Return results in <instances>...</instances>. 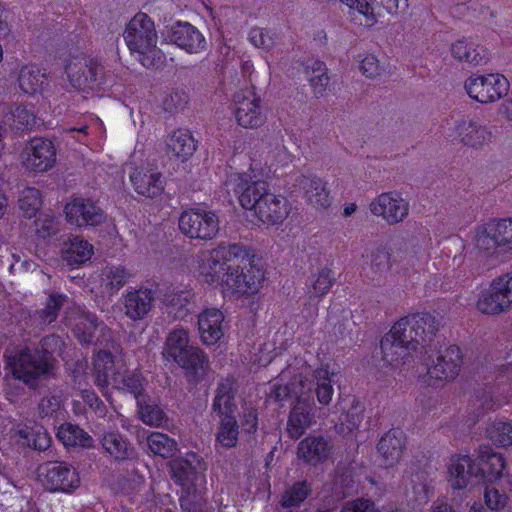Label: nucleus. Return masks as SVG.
<instances>
[{
	"instance_id": "nucleus-1",
	"label": "nucleus",
	"mask_w": 512,
	"mask_h": 512,
	"mask_svg": "<svg viewBox=\"0 0 512 512\" xmlns=\"http://www.w3.org/2000/svg\"><path fill=\"white\" fill-rule=\"evenodd\" d=\"M235 194L244 209L253 210L266 225L281 224L290 213L288 200L271 193L268 184L249 173L234 174L230 178Z\"/></svg>"
},
{
	"instance_id": "nucleus-2",
	"label": "nucleus",
	"mask_w": 512,
	"mask_h": 512,
	"mask_svg": "<svg viewBox=\"0 0 512 512\" xmlns=\"http://www.w3.org/2000/svg\"><path fill=\"white\" fill-rule=\"evenodd\" d=\"M206 469L204 460L195 453H188L185 457L174 459L170 463L172 478L182 488L180 506L183 510H201L206 492Z\"/></svg>"
},
{
	"instance_id": "nucleus-3",
	"label": "nucleus",
	"mask_w": 512,
	"mask_h": 512,
	"mask_svg": "<svg viewBox=\"0 0 512 512\" xmlns=\"http://www.w3.org/2000/svg\"><path fill=\"white\" fill-rule=\"evenodd\" d=\"M6 369L12 376L30 389H36L40 382L54 376L56 360L39 349L15 348L4 353Z\"/></svg>"
},
{
	"instance_id": "nucleus-4",
	"label": "nucleus",
	"mask_w": 512,
	"mask_h": 512,
	"mask_svg": "<svg viewBox=\"0 0 512 512\" xmlns=\"http://www.w3.org/2000/svg\"><path fill=\"white\" fill-rule=\"evenodd\" d=\"M247 257L246 246L240 243L221 242L215 248L197 256V271L203 282L226 286L230 266Z\"/></svg>"
},
{
	"instance_id": "nucleus-5",
	"label": "nucleus",
	"mask_w": 512,
	"mask_h": 512,
	"mask_svg": "<svg viewBox=\"0 0 512 512\" xmlns=\"http://www.w3.org/2000/svg\"><path fill=\"white\" fill-rule=\"evenodd\" d=\"M125 43L144 67L152 68L162 60V53L157 48L158 35L154 21L146 14L139 12L126 24L123 34Z\"/></svg>"
},
{
	"instance_id": "nucleus-6",
	"label": "nucleus",
	"mask_w": 512,
	"mask_h": 512,
	"mask_svg": "<svg viewBox=\"0 0 512 512\" xmlns=\"http://www.w3.org/2000/svg\"><path fill=\"white\" fill-rule=\"evenodd\" d=\"M96 371L95 383L104 388L112 384L118 390L126 391L134 395L136 400H141L144 391V379L136 371H120L114 369V360L110 352L100 351L94 360Z\"/></svg>"
},
{
	"instance_id": "nucleus-7",
	"label": "nucleus",
	"mask_w": 512,
	"mask_h": 512,
	"mask_svg": "<svg viewBox=\"0 0 512 512\" xmlns=\"http://www.w3.org/2000/svg\"><path fill=\"white\" fill-rule=\"evenodd\" d=\"M246 252L247 257L244 260H238L230 266L226 287L234 293L254 295L264 281V271L254 263V254L248 247H246Z\"/></svg>"
},
{
	"instance_id": "nucleus-8",
	"label": "nucleus",
	"mask_w": 512,
	"mask_h": 512,
	"mask_svg": "<svg viewBox=\"0 0 512 512\" xmlns=\"http://www.w3.org/2000/svg\"><path fill=\"white\" fill-rule=\"evenodd\" d=\"M65 73L71 86L79 91H92L104 83V68L96 59L85 55L71 57Z\"/></svg>"
},
{
	"instance_id": "nucleus-9",
	"label": "nucleus",
	"mask_w": 512,
	"mask_h": 512,
	"mask_svg": "<svg viewBox=\"0 0 512 512\" xmlns=\"http://www.w3.org/2000/svg\"><path fill=\"white\" fill-rule=\"evenodd\" d=\"M38 479L46 491L70 494L80 486L78 471L63 461H48L38 469Z\"/></svg>"
},
{
	"instance_id": "nucleus-10",
	"label": "nucleus",
	"mask_w": 512,
	"mask_h": 512,
	"mask_svg": "<svg viewBox=\"0 0 512 512\" xmlns=\"http://www.w3.org/2000/svg\"><path fill=\"white\" fill-rule=\"evenodd\" d=\"M508 79L500 73L473 74L464 84L469 97L481 104L497 102L508 94Z\"/></svg>"
},
{
	"instance_id": "nucleus-11",
	"label": "nucleus",
	"mask_w": 512,
	"mask_h": 512,
	"mask_svg": "<svg viewBox=\"0 0 512 512\" xmlns=\"http://www.w3.org/2000/svg\"><path fill=\"white\" fill-rule=\"evenodd\" d=\"M180 231L191 239L209 241L220 230V221L215 212L191 208L181 213L178 221Z\"/></svg>"
},
{
	"instance_id": "nucleus-12",
	"label": "nucleus",
	"mask_w": 512,
	"mask_h": 512,
	"mask_svg": "<svg viewBox=\"0 0 512 512\" xmlns=\"http://www.w3.org/2000/svg\"><path fill=\"white\" fill-rule=\"evenodd\" d=\"M478 311L498 315L512 308V271L494 278L489 291L482 292L476 303Z\"/></svg>"
},
{
	"instance_id": "nucleus-13",
	"label": "nucleus",
	"mask_w": 512,
	"mask_h": 512,
	"mask_svg": "<svg viewBox=\"0 0 512 512\" xmlns=\"http://www.w3.org/2000/svg\"><path fill=\"white\" fill-rule=\"evenodd\" d=\"M369 211L390 226L402 223L409 215L410 203L397 191L382 192L371 200Z\"/></svg>"
},
{
	"instance_id": "nucleus-14",
	"label": "nucleus",
	"mask_w": 512,
	"mask_h": 512,
	"mask_svg": "<svg viewBox=\"0 0 512 512\" xmlns=\"http://www.w3.org/2000/svg\"><path fill=\"white\" fill-rule=\"evenodd\" d=\"M448 137L451 141L478 150L491 142L492 132L478 119L463 117L449 128Z\"/></svg>"
},
{
	"instance_id": "nucleus-15",
	"label": "nucleus",
	"mask_w": 512,
	"mask_h": 512,
	"mask_svg": "<svg viewBox=\"0 0 512 512\" xmlns=\"http://www.w3.org/2000/svg\"><path fill=\"white\" fill-rule=\"evenodd\" d=\"M319 408L315 405L312 392L300 395L292 403L287 420V433L292 439H299L310 427L316 424Z\"/></svg>"
},
{
	"instance_id": "nucleus-16",
	"label": "nucleus",
	"mask_w": 512,
	"mask_h": 512,
	"mask_svg": "<svg viewBox=\"0 0 512 512\" xmlns=\"http://www.w3.org/2000/svg\"><path fill=\"white\" fill-rule=\"evenodd\" d=\"M234 116L243 128L254 129L265 123L260 97L251 89L242 90L234 96Z\"/></svg>"
},
{
	"instance_id": "nucleus-17",
	"label": "nucleus",
	"mask_w": 512,
	"mask_h": 512,
	"mask_svg": "<svg viewBox=\"0 0 512 512\" xmlns=\"http://www.w3.org/2000/svg\"><path fill=\"white\" fill-rule=\"evenodd\" d=\"M55 162V146L47 139H32L21 153V163L28 171L45 172L51 169Z\"/></svg>"
},
{
	"instance_id": "nucleus-18",
	"label": "nucleus",
	"mask_w": 512,
	"mask_h": 512,
	"mask_svg": "<svg viewBox=\"0 0 512 512\" xmlns=\"http://www.w3.org/2000/svg\"><path fill=\"white\" fill-rule=\"evenodd\" d=\"M66 220L77 227L98 226L105 221L103 210L91 200L76 198L64 208Z\"/></svg>"
},
{
	"instance_id": "nucleus-19",
	"label": "nucleus",
	"mask_w": 512,
	"mask_h": 512,
	"mask_svg": "<svg viewBox=\"0 0 512 512\" xmlns=\"http://www.w3.org/2000/svg\"><path fill=\"white\" fill-rule=\"evenodd\" d=\"M483 471L470 455H454L447 468L448 482L454 489H464L474 479L480 480Z\"/></svg>"
},
{
	"instance_id": "nucleus-20",
	"label": "nucleus",
	"mask_w": 512,
	"mask_h": 512,
	"mask_svg": "<svg viewBox=\"0 0 512 512\" xmlns=\"http://www.w3.org/2000/svg\"><path fill=\"white\" fill-rule=\"evenodd\" d=\"M135 192L147 198H156L164 191L162 174L152 165L134 167L129 175Z\"/></svg>"
},
{
	"instance_id": "nucleus-21",
	"label": "nucleus",
	"mask_w": 512,
	"mask_h": 512,
	"mask_svg": "<svg viewBox=\"0 0 512 512\" xmlns=\"http://www.w3.org/2000/svg\"><path fill=\"white\" fill-rule=\"evenodd\" d=\"M462 353L458 346L450 345L440 351L436 361L428 367L431 378L443 381L454 380L461 369Z\"/></svg>"
},
{
	"instance_id": "nucleus-22",
	"label": "nucleus",
	"mask_w": 512,
	"mask_h": 512,
	"mask_svg": "<svg viewBox=\"0 0 512 512\" xmlns=\"http://www.w3.org/2000/svg\"><path fill=\"white\" fill-rule=\"evenodd\" d=\"M156 293L146 287L127 291L122 296L124 314L132 321L143 320L151 311Z\"/></svg>"
},
{
	"instance_id": "nucleus-23",
	"label": "nucleus",
	"mask_w": 512,
	"mask_h": 512,
	"mask_svg": "<svg viewBox=\"0 0 512 512\" xmlns=\"http://www.w3.org/2000/svg\"><path fill=\"white\" fill-rule=\"evenodd\" d=\"M224 318L217 308H206L198 315V330L204 345H214L224 336Z\"/></svg>"
},
{
	"instance_id": "nucleus-24",
	"label": "nucleus",
	"mask_w": 512,
	"mask_h": 512,
	"mask_svg": "<svg viewBox=\"0 0 512 512\" xmlns=\"http://www.w3.org/2000/svg\"><path fill=\"white\" fill-rule=\"evenodd\" d=\"M65 319L67 325L71 327L74 336L79 342L84 344L93 342L95 331L98 328H105V325L99 323L93 313L81 309L71 311Z\"/></svg>"
},
{
	"instance_id": "nucleus-25",
	"label": "nucleus",
	"mask_w": 512,
	"mask_h": 512,
	"mask_svg": "<svg viewBox=\"0 0 512 512\" xmlns=\"http://www.w3.org/2000/svg\"><path fill=\"white\" fill-rule=\"evenodd\" d=\"M300 186L306 202L317 211H326L332 202L327 182L315 175L303 176Z\"/></svg>"
},
{
	"instance_id": "nucleus-26",
	"label": "nucleus",
	"mask_w": 512,
	"mask_h": 512,
	"mask_svg": "<svg viewBox=\"0 0 512 512\" xmlns=\"http://www.w3.org/2000/svg\"><path fill=\"white\" fill-rule=\"evenodd\" d=\"M283 373L281 378L271 384L268 398L274 402H284L286 400H299L300 395H307L308 392H312V384L307 379H304L301 375L295 377L293 381L289 383H282Z\"/></svg>"
},
{
	"instance_id": "nucleus-27",
	"label": "nucleus",
	"mask_w": 512,
	"mask_h": 512,
	"mask_svg": "<svg viewBox=\"0 0 512 512\" xmlns=\"http://www.w3.org/2000/svg\"><path fill=\"white\" fill-rule=\"evenodd\" d=\"M171 41L188 53H200L206 48L203 34L188 22H178L173 26Z\"/></svg>"
},
{
	"instance_id": "nucleus-28",
	"label": "nucleus",
	"mask_w": 512,
	"mask_h": 512,
	"mask_svg": "<svg viewBox=\"0 0 512 512\" xmlns=\"http://www.w3.org/2000/svg\"><path fill=\"white\" fill-rule=\"evenodd\" d=\"M166 155L170 159L188 160L196 151V141L187 129H176L166 138Z\"/></svg>"
},
{
	"instance_id": "nucleus-29",
	"label": "nucleus",
	"mask_w": 512,
	"mask_h": 512,
	"mask_svg": "<svg viewBox=\"0 0 512 512\" xmlns=\"http://www.w3.org/2000/svg\"><path fill=\"white\" fill-rule=\"evenodd\" d=\"M406 438L399 429L385 433L378 442L377 450L385 467L394 466L399 462L405 448Z\"/></svg>"
},
{
	"instance_id": "nucleus-30",
	"label": "nucleus",
	"mask_w": 512,
	"mask_h": 512,
	"mask_svg": "<svg viewBox=\"0 0 512 512\" xmlns=\"http://www.w3.org/2000/svg\"><path fill=\"white\" fill-rule=\"evenodd\" d=\"M194 347V345L190 344L189 329L178 326L168 332L162 350V355L167 360H172L175 363L181 362L184 364L183 356L186 355V352H190V348Z\"/></svg>"
},
{
	"instance_id": "nucleus-31",
	"label": "nucleus",
	"mask_w": 512,
	"mask_h": 512,
	"mask_svg": "<svg viewBox=\"0 0 512 512\" xmlns=\"http://www.w3.org/2000/svg\"><path fill=\"white\" fill-rule=\"evenodd\" d=\"M504 239L501 219H492L476 227L473 242L478 250L492 252L498 247L505 248Z\"/></svg>"
},
{
	"instance_id": "nucleus-32",
	"label": "nucleus",
	"mask_w": 512,
	"mask_h": 512,
	"mask_svg": "<svg viewBox=\"0 0 512 512\" xmlns=\"http://www.w3.org/2000/svg\"><path fill=\"white\" fill-rule=\"evenodd\" d=\"M331 452L329 442L322 436H308L298 444L297 455L310 464L326 460Z\"/></svg>"
},
{
	"instance_id": "nucleus-33",
	"label": "nucleus",
	"mask_w": 512,
	"mask_h": 512,
	"mask_svg": "<svg viewBox=\"0 0 512 512\" xmlns=\"http://www.w3.org/2000/svg\"><path fill=\"white\" fill-rule=\"evenodd\" d=\"M477 463L480 468L484 469L480 475V479L486 477L489 481L499 479L503 475L506 462L502 454L495 452L489 446H480L478 449Z\"/></svg>"
},
{
	"instance_id": "nucleus-34",
	"label": "nucleus",
	"mask_w": 512,
	"mask_h": 512,
	"mask_svg": "<svg viewBox=\"0 0 512 512\" xmlns=\"http://www.w3.org/2000/svg\"><path fill=\"white\" fill-rule=\"evenodd\" d=\"M451 53L455 59L473 65H480L488 59V52L483 46L467 40H458L453 43Z\"/></svg>"
},
{
	"instance_id": "nucleus-35",
	"label": "nucleus",
	"mask_w": 512,
	"mask_h": 512,
	"mask_svg": "<svg viewBox=\"0 0 512 512\" xmlns=\"http://www.w3.org/2000/svg\"><path fill=\"white\" fill-rule=\"evenodd\" d=\"M19 88L26 94L41 93L48 84L47 76L40 68L34 65L22 67L18 77Z\"/></svg>"
},
{
	"instance_id": "nucleus-36",
	"label": "nucleus",
	"mask_w": 512,
	"mask_h": 512,
	"mask_svg": "<svg viewBox=\"0 0 512 512\" xmlns=\"http://www.w3.org/2000/svg\"><path fill=\"white\" fill-rule=\"evenodd\" d=\"M101 445L105 452L116 461H123L133 455L134 449L119 433L110 432L103 435Z\"/></svg>"
},
{
	"instance_id": "nucleus-37",
	"label": "nucleus",
	"mask_w": 512,
	"mask_h": 512,
	"mask_svg": "<svg viewBox=\"0 0 512 512\" xmlns=\"http://www.w3.org/2000/svg\"><path fill=\"white\" fill-rule=\"evenodd\" d=\"M383 360L392 367H399L409 358L412 346H405L392 340V336H384L381 340Z\"/></svg>"
},
{
	"instance_id": "nucleus-38",
	"label": "nucleus",
	"mask_w": 512,
	"mask_h": 512,
	"mask_svg": "<svg viewBox=\"0 0 512 512\" xmlns=\"http://www.w3.org/2000/svg\"><path fill=\"white\" fill-rule=\"evenodd\" d=\"M235 389L229 380L221 382L213 400L212 409L222 418L224 415H234L236 403L234 400Z\"/></svg>"
},
{
	"instance_id": "nucleus-39",
	"label": "nucleus",
	"mask_w": 512,
	"mask_h": 512,
	"mask_svg": "<svg viewBox=\"0 0 512 512\" xmlns=\"http://www.w3.org/2000/svg\"><path fill=\"white\" fill-rule=\"evenodd\" d=\"M410 329L414 332L418 342L429 339L438 331L439 323L429 313H415L407 316Z\"/></svg>"
},
{
	"instance_id": "nucleus-40",
	"label": "nucleus",
	"mask_w": 512,
	"mask_h": 512,
	"mask_svg": "<svg viewBox=\"0 0 512 512\" xmlns=\"http://www.w3.org/2000/svg\"><path fill=\"white\" fill-rule=\"evenodd\" d=\"M307 80L316 97H322L329 85L330 79L324 62L312 60L306 64Z\"/></svg>"
},
{
	"instance_id": "nucleus-41",
	"label": "nucleus",
	"mask_w": 512,
	"mask_h": 512,
	"mask_svg": "<svg viewBox=\"0 0 512 512\" xmlns=\"http://www.w3.org/2000/svg\"><path fill=\"white\" fill-rule=\"evenodd\" d=\"M130 277L131 274L121 265L106 266L101 271L100 282L107 293L114 294L128 282Z\"/></svg>"
},
{
	"instance_id": "nucleus-42",
	"label": "nucleus",
	"mask_w": 512,
	"mask_h": 512,
	"mask_svg": "<svg viewBox=\"0 0 512 512\" xmlns=\"http://www.w3.org/2000/svg\"><path fill=\"white\" fill-rule=\"evenodd\" d=\"M17 434L22 444L39 451H45L51 443V437L41 425L19 427Z\"/></svg>"
},
{
	"instance_id": "nucleus-43",
	"label": "nucleus",
	"mask_w": 512,
	"mask_h": 512,
	"mask_svg": "<svg viewBox=\"0 0 512 512\" xmlns=\"http://www.w3.org/2000/svg\"><path fill=\"white\" fill-rule=\"evenodd\" d=\"M192 299V294L185 291L166 295L164 298L166 312L174 319H184L192 310Z\"/></svg>"
},
{
	"instance_id": "nucleus-44",
	"label": "nucleus",
	"mask_w": 512,
	"mask_h": 512,
	"mask_svg": "<svg viewBox=\"0 0 512 512\" xmlns=\"http://www.w3.org/2000/svg\"><path fill=\"white\" fill-rule=\"evenodd\" d=\"M183 356L184 364L176 362L181 368L185 369L187 373L192 374L198 378L206 375L209 370L208 356L197 346L190 348V352H186Z\"/></svg>"
},
{
	"instance_id": "nucleus-45",
	"label": "nucleus",
	"mask_w": 512,
	"mask_h": 512,
	"mask_svg": "<svg viewBox=\"0 0 512 512\" xmlns=\"http://www.w3.org/2000/svg\"><path fill=\"white\" fill-rule=\"evenodd\" d=\"M239 426L234 415L220 418L216 432V442L224 448L235 447L238 442Z\"/></svg>"
},
{
	"instance_id": "nucleus-46",
	"label": "nucleus",
	"mask_w": 512,
	"mask_h": 512,
	"mask_svg": "<svg viewBox=\"0 0 512 512\" xmlns=\"http://www.w3.org/2000/svg\"><path fill=\"white\" fill-rule=\"evenodd\" d=\"M147 446L153 455L162 458L173 457L178 449L177 442L161 432H151L147 436Z\"/></svg>"
},
{
	"instance_id": "nucleus-47",
	"label": "nucleus",
	"mask_w": 512,
	"mask_h": 512,
	"mask_svg": "<svg viewBox=\"0 0 512 512\" xmlns=\"http://www.w3.org/2000/svg\"><path fill=\"white\" fill-rule=\"evenodd\" d=\"M428 260L429 255L425 248L413 247L409 249L402 258L404 275L411 278L415 274H420L424 271Z\"/></svg>"
},
{
	"instance_id": "nucleus-48",
	"label": "nucleus",
	"mask_w": 512,
	"mask_h": 512,
	"mask_svg": "<svg viewBox=\"0 0 512 512\" xmlns=\"http://www.w3.org/2000/svg\"><path fill=\"white\" fill-rule=\"evenodd\" d=\"M92 254L93 246L88 241L74 237L63 252V258L69 265H79L89 260Z\"/></svg>"
},
{
	"instance_id": "nucleus-49",
	"label": "nucleus",
	"mask_w": 512,
	"mask_h": 512,
	"mask_svg": "<svg viewBox=\"0 0 512 512\" xmlns=\"http://www.w3.org/2000/svg\"><path fill=\"white\" fill-rule=\"evenodd\" d=\"M310 492V485L306 481L294 483L282 494L280 501L282 509L293 512L304 502Z\"/></svg>"
},
{
	"instance_id": "nucleus-50",
	"label": "nucleus",
	"mask_w": 512,
	"mask_h": 512,
	"mask_svg": "<svg viewBox=\"0 0 512 512\" xmlns=\"http://www.w3.org/2000/svg\"><path fill=\"white\" fill-rule=\"evenodd\" d=\"M333 372L329 371L326 367L318 368L313 373V378L315 381V393L317 396V400L321 405H328L333 396V387H332V376Z\"/></svg>"
},
{
	"instance_id": "nucleus-51",
	"label": "nucleus",
	"mask_w": 512,
	"mask_h": 512,
	"mask_svg": "<svg viewBox=\"0 0 512 512\" xmlns=\"http://www.w3.org/2000/svg\"><path fill=\"white\" fill-rule=\"evenodd\" d=\"M42 195L35 187L24 188L18 198V206L25 218L31 219L42 206Z\"/></svg>"
},
{
	"instance_id": "nucleus-52",
	"label": "nucleus",
	"mask_w": 512,
	"mask_h": 512,
	"mask_svg": "<svg viewBox=\"0 0 512 512\" xmlns=\"http://www.w3.org/2000/svg\"><path fill=\"white\" fill-rule=\"evenodd\" d=\"M57 438L65 446H89L91 437L78 426L70 423L62 424L57 431Z\"/></svg>"
},
{
	"instance_id": "nucleus-53",
	"label": "nucleus",
	"mask_w": 512,
	"mask_h": 512,
	"mask_svg": "<svg viewBox=\"0 0 512 512\" xmlns=\"http://www.w3.org/2000/svg\"><path fill=\"white\" fill-rule=\"evenodd\" d=\"M137 404L140 419L144 424L160 427L168 421L166 413L159 405L152 402H145L143 399L138 400Z\"/></svg>"
},
{
	"instance_id": "nucleus-54",
	"label": "nucleus",
	"mask_w": 512,
	"mask_h": 512,
	"mask_svg": "<svg viewBox=\"0 0 512 512\" xmlns=\"http://www.w3.org/2000/svg\"><path fill=\"white\" fill-rule=\"evenodd\" d=\"M486 433L494 445L502 448L512 446V422L495 421L487 427Z\"/></svg>"
},
{
	"instance_id": "nucleus-55",
	"label": "nucleus",
	"mask_w": 512,
	"mask_h": 512,
	"mask_svg": "<svg viewBox=\"0 0 512 512\" xmlns=\"http://www.w3.org/2000/svg\"><path fill=\"white\" fill-rule=\"evenodd\" d=\"M385 336H392V340L398 341L405 346H412L413 351L417 349L419 344L417 337L410 329L407 316L396 322Z\"/></svg>"
},
{
	"instance_id": "nucleus-56",
	"label": "nucleus",
	"mask_w": 512,
	"mask_h": 512,
	"mask_svg": "<svg viewBox=\"0 0 512 512\" xmlns=\"http://www.w3.org/2000/svg\"><path fill=\"white\" fill-rule=\"evenodd\" d=\"M335 282L333 271L328 267H323L311 277V296L323 297L326 295Z\"/></svg>"
},
{
	"instance_id": "nucleus-57",
	"label": "nucleus",
	"mask_w": 512,
	"mask_h": 512,
	"mask_svg": "<svg viewBox=\"0 0 512 512\" xmlns=\"http://www.w3.org/2000/svg\"><path fill=\"white\" fill-rule=\"evenodd\" d=\"M66 300L67 297L62 294L49 295L45 307L37 312L42 324H50L55 321Z\"/></svg>"
},
{
	"instance_id": "nucleus-58",
	"label": "nucleus",
	"mask_w": 512,
	"mask_h": 512,
	"mask_svg": "<svg viewBox=\"0 0 512 512\" xmlns=\"http://www.w3.org/2000/svg\"><path fill=\"white\" fill-rule=\"evenodd\" d=\"M248 39L254 47L269 51L274 47L276 34L256 27L250 30Z\"/></svg>"
},
{
	"instance_id": "nucleus-59",
	"label": "nucleus",
	"mask_w": 512,
	"mask_h": 512,
	"mask_svg": "<svg viewBox=\"0 0 512 512\" xmlns=\"http://www.w3.org/2000/svg\"><path fill=\"white\" fill-rule=\"evenodd\" d=\"M62 407V399L59 395L48 393L43 396L38 404V413L40 417L56 416Z\"/></svg>"
},
{
	"instance_id": "nucleus-60",
	"label": "nucleus",
	"mask_w": 512,
	"mask_h": 512,
	"mask_svg": "<svg viewBox=\"0 0 512 512\" xmlns=\"http://www.w3.org/2000/svg\"><path fill=\"white\" fill-rule=\"evenodd\" d=\"M189 97L184 90L175 89L163 99V107L168 112L184 109L188 104Z\"/></svg>"
},
{
	"instance_id": "nucleus-61",
	"label": "nucleus",
	"mask_w": 512,
	"mask_h": 512,
	"mask_svg": "<svg viewBox=\"0 0 512 512\" xmlns=\"http://www.w3.org/2000/svg\"><path fill=\"white\" fill-rule=\"evenodd\" d=\"M364 408L360 404H353L342 416L341 425L349 431L357 429L364 417Z\"/></svg>"
},
{
	"instance_id": "nucleus-62",
	"label": "nucleus",
	"mask_w": 512,
	"mask_h": 512,
	"mask_svg": "<svg viewBox=\"0 0 512 512\" xmlns=\"http://www.w3.org/2000/svg\"><path fill=\"white\" fill-rule=\"evenodd\" d=\"M12 116L19 129H30L35 124V115L27 106L16 105L12 110Z\"/></svg>"
},
{
	"instance_id": "nucleus-63",
	"label": "nucleus",
	"mask_w": 512,
	"mask_h": 512,
	"mask_svg": "<svg viewBox=\"0 0 512 512\" xmlns=\"http://www.w3.org/2000/svg\"><path fill=\"white\" fill-rule=\"evenodd\" d=\"M36 233L40 238H48L58 232V221L50 215H41L36 221Z\"/></svg>"
},
{
	"instance_id": "nucleus-64",
	"label": "nucleus",
	"mask_w": 512,
	"mask_h": 512,
	"mask_svg": "<svg viewBox=\"0 0 512 512\" xmlns=\"http://www.w3.org/2000/svg\"><path fill=\"white\" fill-rule=\"evenodd\" d=\"M340 512H379L374 504L369 499L358 498L346 502Z\"/></svg>"
}]
</instances>
